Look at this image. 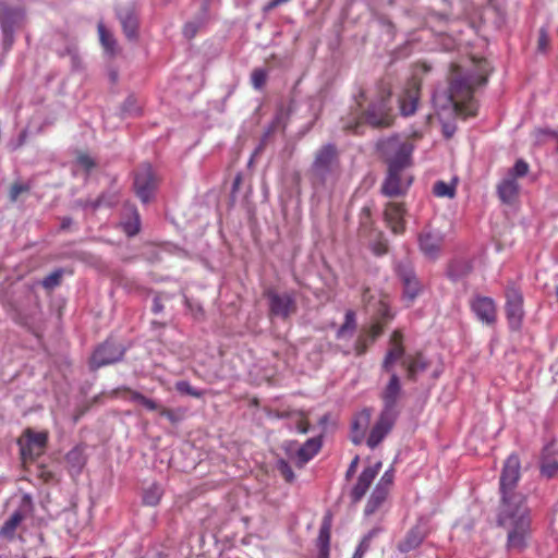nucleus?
I'll return each instance as SVG.
<instances>
[{"mask_svg": "<svg viewBox=\"0 0 558 558\" xmlns=\"http://www.w3.org/2000/svg\"><path fill=\"white\" fill-rule=\"evenodd\" d=\"M520 480V459L510 454L500 475L501 502L497 514V524L507 531V550L522 553L532 535V520L525 497L515 492Z\"/></svg>", "mask_w": 558, "mask_h": 558, "instance_id": "f257e3e1", "label": "nucleus"}, {"mask_svg": "<svg viewBox=\"0 0 558 558\" xmlns=\"http://www.w3.org/2000/svg\"><path fill=\"white\" fill-rule=\"evenodd\" d=\"M473 71L461 75L457 71L458 65H452V74L449 82V98L454 112L462 118H471L477 114V105L473 94L475 87L485 85L490 74V68L486 60L474 61Z\"/></svg>", "mask_w": 558, "mask_h": 558, "instance_id": "f03ea898", "label": "nucleus"}, {"mask_svg": "<svg viewBox=\"0 0 558 558\" xmlns=\"http://www.w3.org/2000/svg\"><path fill=\"white\" fill-rule=\"evenodd\" d=\"M354 104L349 111L341 117V126L344 132L361 134V129L368 124L375 129L389 128L393 123V114L388 100L381 97L378 101L367 102L366 90L359 86L353 95Z\"/></svg>", "mask_w": 558, "mask_h": 558, "instance_id": "7ed1b4c3", "label": "nucleus"}, {"mask_svg": "<svg viewBox=\"0 0 558 558\" xmlns=\"http://www.w3.org/2000/svg\"><path fill=\"white\" fill-rule=\"evenodd\" d=\"M413 145L408 141L391 137L381 144V151L388 163V173L381 186V193L388 197L401 196L412 183L411 177L403 171L412 165Z\"/></svg>", "mask_w": 558, "mask_h": 558, "instance_id": "20e7f679", "label": "nucleus"}, {"mask_svg": "<svg viewBox=\"0 0 558 558\" xmlns=\"http://www.w3.org/2000/svg\"><path fill=\"white\" fill-rule=\"evenodd\" d=\"M505 313L511 330H520L524 316V296L521 289L509 282L505 289Z\"/></svg>", "mask_w": 558, "mask_h": 558, "instance_id": "39448f33", "label": "nucleus"}, {"mask_svg": "<svg viewBox=\"0 0 558 558\" xmlns=\"http://www.w3.org/2000/svg\"><path fill=\"white\" fill-rule=\"evenodd\" d=\"M159 184V179L150 165L145 163L138 167L134 174V191L142 203H149L154 197Z\"/></svg>", "mask_w": 558, "mask_h": 558, "instance_id": "423d86ee", "label": "nucleus"}, {"mask_svg": "<svg viewBox=\"0 0 558 558\" xmlns=\"http://www.w3.org/2000/svg\"><path fill=\"white\" fill-rule=\"evenodd\" d=\"M396 274L402 284L403 301L407 303V306H411L422 292V283L409 262H399L396 265Z\"/></svg>", "mask_w": 558, "mask_h": 558, "instance_id": "0eeeda50", "label": "nucleus"}, {"mask_svg": "<svg viewBox=\"0 0 558 558\" xmlns=\"http://www.w3.org/2000/svg\"><path fill=\"white\" fill-rule=\"evenodd\" d=\"M47 442V432L36 433L31 428L25 429L23 438L19 439L23 461H34L40 457L45 452Z\"/></svg>", "mask_w": 558, "mask_h": 558, "instance_id": "6e6552de", "label": "nucleus"}, {"mask_svg": "<svg viewBox=\"0 0 558 558\" xmlns=\"http://www.w3.org/2000/svg\"><path fill=\"white\" fill-rule=\"evenodd\" d=\"M393 480L395 470L393 468H390L381 475L374 490L372 492L364 508L365 515H372L381 508L389 496L390 489L393 485Z\"/></svg>", "mask_w": 558, "mask_h": 558, "instance_id": "1a4fd4ad", "label": "nucleus"}, {"mask_svg": "<svg viewBox=\"0 0 558 558\" xmlns=\"http://www.w3.org/2000/svg\"><path fill=\"white\" fill-rule=\"evenodd\" d=\"M265 296L269 302V313L271 316L287 319L296 313L298 306L294 293H278L269 289L265 292Z\"/></svg>", "mask_w": 558, "mask_h": 558, "instance_id": "9d476101", "label": "nucleus"}, {"mask_svg": "<svg viewBox=\"0 0 558 558\" xmlns=\"http://www.w3.org/2000/svg\"><path fill=\"white\" fill-rule=\"evenodd\" d=\"M124 349L111 340H106L94 351L89 365L92 369L117 363L122 360Z\"/></svg>", "mask_w": 558, "mask_h": 558, "instance_id": "9b49d317", "label": "nucleus"}, {"mask_svg": "<svg viewBox=\"0 0 558 558\" xmlns=\"http://www.w3.org/2000/svg\"><path fill=\"white\" fill-rule=\"evenodd\" d=\"M399 412L381 411L378 420L372 427L366 444L371 449L376 448L384 438L391 432Z\"/></svg>", "mask_w": 558, "mask_h": 558, "instance_id": "f8f14e48", "label": "nucleus"}, {"mask_svg": "<svg viewBox=\"0 0 558 558\" xmlns=\"http://www.w3.org/2000/svg\"><path fill=\"white\" fill-rule=\"evenodd\" d=\"M421 93V80L413 76L411 77L399 97L400 112L404 117L415 113Z\"/></svg>", "mask_w": 558, "mask_h": 558, "instance_id": "ddd939ff", "label": "nucleus"}, {"mask_svg": "<svg viewBox=\"0 0 558 558\" xmlns=\"http://www.w3.org/2000/svg\"><path fill=\"white\" fill-rule=\"evenodd\" d=\"M381 465L383 463L378 461L373 465L364 468L351 490V499L353 502H359L365 496L372 483L378 475Z\"/></svg>", "mask_w": 558, "mask_h": 558, "instance_id": "4468645a", "label": "nucleus"}, {"mask_svg": "<svg viewBox=\"0 0 558 558\" xmlns=\"http://www.w3.org/2000/svg\"><path fill=\"white\" fill-rule=\"evenodd\" d=\"M471 308L476 317L487 325H494L497 320L496 303L488 296H475L471 302Z\"/></svg>", "mask_w": 558, "mask_h": 558, "instance_id": "2eb2a0df", "label": "nucleus"}, {"mask_svg": "<svg viewBox=\"0 0 558 558\" xmlns=\"http://www.w3.org/2000/svg\"><path fill=\"white\" fill-rule=\"evenodd\" d=\"M405 208L403 203L389 202L384 211L387 226L395 234H402L405 230Z\"/></svg>", "mask_w": 558, "mask_h": 558, "instance_id": "dca6fc26", "label": "nucleus"}, {"mask_svg": "<svg viewBox=\"0 0 558 558\" xmlns=\"http://www.w3.org/2000/svg\"><path fill=\"white\" fill-rule=\"evenodd\" d=\"M405 349L403 345V332L400 329L393 330L389 339V349L383 361V368L391 372L392 365L400 359H404Z\"/></svg>", "mask_w": 558, "mask_h": 558, "instance_id": "f3484780", "label": "nucleus"}, {"mask_svg": "<svg viewBox=\"0 0 558 558\" xmlns=\"http://www.w3.org/2000/svg\"><path fill=\"white\" fill-rule=\"evenodd\" d=\"M337 161L336 147L333 145H325L317 151L313 169L315 173L324 178L332 171Z\"/></svg>", "mask_w": 558, "mask_h": 558, "instance_id": "a211bd4d", "label": "nucleus"}, {"mask_svg": "<svg viewBox=\"0 0 558 558\" xmlns=\"http://www.w3.org/2000/svg\"><path fill=\"white\" fill-rule=\"evenodd\" d=\"M401 395V384L399 376L392 372L390 379L384 388L380 397L384 403L381 411L386 412H398L397 403Z\"/></svg>", "mask_w": 558, "mask_h": 558, "instance_id": "6ab92c4d", "label": "nucleus"}, {"mask_svg": "<svg viewBox=\"0 0 558 558\" xmlns=\"http://www.w3.org/2000/svg\"><path fill=\"white\" fill-rule=\"evenodd\" d=\"M118 19L121 22L123 32L129 39L137 36L138 19L135 7L133 4L121 7L118 9Z\"/></svg>", "mask_w": 558, "mask_h": 558, "instance_id": "aec40b11", "label": "nucleus"}, {"mask_svg": "<svg viewBox=\"0 0 558 558\" xmlns=\"http://www.w3.org/2000/svg\"><path fill=\"white\" fill-rule=\"evenodd\" d=\"M401 364L407 371L408 379L411 381H416L418 373L426 371L429 366V362L422 352L407 355Z\"/></svg>", "mask_w": 558, "mask_h": 558, "instance_id": "412c9836", "label": "nucleus"}, {"mask_svg": "<svg viewBox=\"0 0 558 558\" xmlns=\"http://www.w3.org/2000/svg\"><path fill=\"white\" fill-rule=\"evenodd\" d=\"M442 238L438 233L424 230L418 235V244L425 256L435 258L440 252Z\"/></svg>", "mask_w": 558, "mask_h": 558, "instance_id": "4be33fe9", "label": "nucleus"}, {"mask_svg": "<svg viewBox=\"0 0 558 558\" xmlns=\"http://www.w3.org/2000/svg\"><path fill=\"white\" fill-rule=\"evenodd\" d=\"M372 420V410L368 408L360 411L352 422V442L355 445H360L366 434V430L369 426Z\"/></svg>", "mask_w": 558, "mask_h": 558, "instance_id": "5701e85b", "label": "nucleus"}, {"mask_svg": "<svg viewBox=\"0 0 558 558\" xmlns=\"http://www.w3.org/2000/svg\"><path fill=\"white\" fill-rule=\"evenodd\" d=\"M519 183L514 178L507 177L497 185V194L505 204H512L519 195Z\"/></svg>", "mask_w": 558, "mask_h": 558, "instance_id": "b1692460", "label": "nucleus"}, {"mask_svg": "<svg viewBox=\"0 0 558 558\" xmlns=\"http://www.w3.org/2000/svg\"><path fill=\"white\" fill-rule=\"evenodd\" d=\"M322 448V440L318 437L310 438L296 452L300 466H303L313 459Z\"/></svg>", "mask_w": 558, "mask_h": 558, "instance_id": "393cba45", "label": "nucleus"}, {"mask_svg": "<svg viewBox=\"0 0 558 558\" xmlns=\"http://www.w3.org/2000/svg\"><path fill=\"white\" fill-rule=\"evenodd\" d=\"M425 535L420 527H412L405 535L404 539L399 543L398 549L401 553H409L417 548L424 541Z\"/></svg>", "mask_w": 558, "mask_h": 558, "instance_id": "a878e982", "label": "nucleus"}, {"mask_svg": "<svg viewBox=\"0 0 558 558\" xmlns=\"http://www.w3.org/2000/svg\"><path fill=\"white\" fill-rule=\"evenodd\" d=\"M99 41L104 50L110 57H114L118 53V45L114 36L110 33L102 22L97 25Z\"/></svg>", "mask_w": 558, "mask_h": 558, "instance_id": "bb28decb", "label": "nucleus"}, {"mask_svg": "<svg viewBox=\"0 0 558 558\" xmlns=\"http://www.w3.org/2000/svg\"><path fill=\"white\" fill-rule=\"evenodd\" d=\"M23 519L24 515L21 511H15L12 513V515L0 527V537L12 541L15 536V531Z\"/></svg>", "mask_w": 558, "mask_h": 558, "instance_id": "cd10ccee", "label": "nucleus"}, {"mask_svg": "<svg viewBox=\"0 0 558 558\" xmlns=\"http://www.w3.org/2000/svg\"><path fill=\"white\" fill-rule=\"evenodd\" d=\"M356 329V315L353 310H348L344 315V322L336 333L337 339L351 338Z\"/></svg>", "mask_w": 558, "mask_h": 558, "instance_id": "c85d7f7f", "label": "nucleus"}, {"mask_svg": "<svg viewBox=\"0 0 558 558\" xmlns=\"http://www.w3.org/2000/svg\"><path fill=\"white\" fill-rule=\"evenodd\" d=\"M163 495V489L157 483L151 484L144 490L143 502L147 506H157Z\"/></svg>", "mask_w": 558, "mask_h": 558, "instance_id": "c756f323", "label": "nucleus"}, {"mask_svg": "<svg viewBox=\"0 0 558 558\" xmlns=\"http://www.w3.org/2000/svg\"><path fill=\"white\" fill-rule=\"evenodd\" d=\"M433 193L437 197L453 198L456 196V181L447 183L445 181H437L434 184Z\"/></svg>", "mask_w": 558, "mask_h": 558, "instance_id": "7c9ffc66", "label": "nucleus"}, {"mask_svg": "<svg viewBox=\"0 0 558 558\" xmlns=\"http://www.w3.org/2000/svg\"><path fill=\"white\" fill-rule=\"evenodd\" d=\"M132 214V217L128 221L121 223L123 231L129 236L136 235L141 229L140 214L135 208H133Z\"/></svg>", "mask_w": 558, "mask_h": 558, "instance_id": "2f4dec72", "label": "nucleus"}, {"mask_svg": "<svg viewBox=\"0 0 558 558\" xmlns=\"http://www.w3.org/2000/svg\"><path fill=\"white\" fill-rule=\"evenodd\" d=\"M395 318V313L391 311L389 304L381 300L378 304L377 315L374 320L383 323L387 326Z\"/></svg>", "mask_w": 558, "mask_h": 558, "instance_id": "473e14b6", "label": "nucleus"}, {"mask_svg": "<svg viewBox=\"0 0 558 558\" xmlns=\"http://www.w3.org/2000/svg\"><path fill=\"white\" fill-rule=\"evenodd\" d=\"M63 275H64V269L58 268L43 279L41 286L46 290H52L56 287L61 284Z\"/></svg>", "mask_w": 558, "mask_h": 558, "instance_id": "72a5a7b5", "label": "nucleus"}, {"mask_svg": "<svg viewBox=\"0 0 558 558\" xmlns=\"http://www.w3.org/2000/svg\"><path fill=\"white\" fill-rule=\"evenodd\" d=\"M375 341H371L368 335L362 328L354 343V352L357 356L366 353L368 347Z\"/></svg>", "mask_w": 558, "mask_h": 558, "instance_id": "f704fd0d", "label": "nucleus"}, {"mask_svg": "<svg viewBox=\"0 0 558 558\" xmlns=\"http://www.w3.org/2000/svg\"><path fill=\"white\" fill-rule=\"evenodd\" d=\"M291 421L294 423L296 429L301 434H306L310 429V423L304 412L298 411L290 414Z\"/></svg>", "mask_w": 558, "mask_h": 558, "instance_id": "c9c22d12", "label": "nucleus"}, {"mask_svg": "<svg viewBox=\"0 0 558 558\" xmlns=\"http://www.w3.org/2000/svg\"><path fill=\"white\" fill-rule=\"evenodd\" d=\"M317 546L318 549H325L329 550L330 547V524L329 522L325 521L320 529L319 534L317 538Z\"/></svg>", "mask_w": 558, "mask_h": 558, "instance_id": "e433bc0d", "label": "nucleus"}, {"mask_svg": "<svg viewBox=\"0 0 558 558\" xmlns=\"http://www.w3.org/2000/svg\"><path fill=\"white\" fill-rule=\"evenodd\" d=\"M175 390L181 395H187L194 398H202L204 396L203 390H197L191 386L186 380H179L174 385Z\"/></svg>", "mask_w": 558, "mask_h": 558, "instance_id": "4c0bfd02", "label": "nucleus"}, {"mask_svg": "<svg viewBox=\"0 0 558 558\" xmlns=\"http://www.w3.org/2000/svg\"><path fill=\"white\" fill-rule=\"evenodd\" d=\"M204 22L202 20L190 21L183 26V35L187 39H192L196 36L198 31L203 27Z\"/></svg>", "mask_w": 558, "mask_h": 558, "instance_id": "58836bf2", "label": "nucleus"}, {"mask_svg": "<svg viewBox=\"0 0 558 558\" xmlns=\"http://www.w3.org/2000/svg\"><path fill=\"white\" fill-rule=\"evenodd\" d=\"M31 190V185L26 183L15 182L9 190V197L11 202H16L19 196L23 193H27Z\"/></svg>", "mask_w": 558, "mask_h": 558, "instance_id": "ea45409f", "label": "nucleus"}, {"mask_svg": "<svg viewBox=\"0 0 558 558\" xmlns=\"http://www.w3.org/2000/svg\"><path fill=\"white\" fill-rule=\"evenodd\" d=\"M529 172V165L522 159L515 161L513 168L509 171V178H522Z\"/></svg>", "mask_w": 558, "mask_h": 558, "instance_id": "a19ab883", "label": "nucleus"}, {"mask_svg": "<svg viewBox=\"0 0 558 558\" xmlns=\"http://www.w3.org/2000/svg\"><path fill=\"white\" fill-rule=\"evenodd\" d=\"M386 326L383 323L377 320H373V323L368 327H364L363 329L368 335L371 341H375L385 330Z\"/></svg>", "mask_w": 558, "mask_h": 558, "instance_id": "79ce46f5", "label": "nucleus"}, {"mask_svg": "<svg viewBox=\"0 0 558 558\" xmlns=\"http://www.w3.org/2000/svg\"><path fill=\"white\" fill-rule=\"evenodd\" d=\"M252 85L256 89L264 87L267 81V72L264 69H255L251 75Z\"/></svg>", "mask_w": 558, "mask_h": 558, "instance_id": "37998d69", "label": "nucleus"}, {"mask_svg": "<svg viewBox=\"0 0 558 558\" xmlns=\"http://www.w3.org/2000/svg\"><path fill=\"white\" fill-rule=\"evenodd\" d=\"M277 468L280 472V474L282 475V477L288 482V483H292L294 481V473L292 471V468L290 466V464L284 461V460H279L277 462Z\"/></svg>", "mask_w": 558, "mask_h": 558, "instance_id": "c03bdc74", "label": "nucleus"}, {"mask_svg": "<svg viewBox=\"0 0 558 558\" xmlns=\"http://www.w3.org/2000/svg\"><path fill=\"white\" fill-rule=\"evenodd\" d=\"M541 472L544 476L550 478L558 472V462L556 460H546L542 463Z\"/></svg>", "mask_w": 558, "mask_h": 558, "instance_id": "a18cd8bd", "label": "nucleus"}, {"mask_svg": "<svg viewBox=\"0 0 558 558\" xmlns=\"http://www.w3.org/2000/svg\"><path fill=\"white\" fill-rule=\"evenodd\" d=\"M76 161L87 172L96 166L94 159L85 153L78 154Z\"/></svg>", "mask_w": 558, "mask_h": 558, "instance_id": "49530a36", "label": "nucleus"}, {"mask_svg": "<svg viewBox=\"0 0 558 558\" xmlns=\"http://www.w3.org/2000/svg\"><path fill=\"white\" fill-rule=\"evenodd\" d=\"M16 15L15 10L8 9L3 3H0V19L3 24L13 22Z\"/></svg>", "mask_w": 558, "mask_h": 558, "instance_id": "de8ad7c7", "label": "nucleus"}, {"mask_svg": "<svg viewBox=\"0 0 558 558\" xmlns=\"http://www.w3.org/2000/svg\"><path fill=\"white\" fill-rule=\"evenodd\" d=\"M549 47V36L546 31L541 29L538 39H537V48L541 52H546Z\"/></svg>", "mask_w": 558, "mask_h": 558, "instance_id": "09e8293b", "label": "nucleus"}, {"mask_svg": "<svg viewBox=\"0 0 558 558\" xmlns=\"http://www.w3.org/2000/svg\"><path fill=\"white\" fill-rule=\"evenodd\" d=\"M159 414L168 418L172 424L178 423L181 418V416L177 415L175 411L165 407L160 408Z\"/></svg>", "mask_w": 558, "mask_h": 558, "instance_id": "8fccbe9b", "label": "nucleus"}, {"mask_svg": "<svg viewBox=\"0 0 558 558\" xmlns=\"http://www.w3.org/2000/svg\"><path fill=\"white\" fill-rule=\"evenodd\" d=\"M141 404H143L149 411H158L160 412L161 405H159L155 400L144 397Z\"/></svg>", "mask_w": 558, "mask_h": 558, "instance_id": "3c124183", "label": "nucleus"}, {"mask_svg": "<svg viewBox=\"0 0 558 558\" xmlns=\"http://www.w3.org/2000/svg\"><path fill=\"white\" fill-rule=\"evenodd\" d=\"M373 252L380 256L388 252V244L385 241H378L373 245Z\"/></svg>", "mask_w": 558, "mask_h": 558, "instance_id": "603ef678", "label": "nucleus"}, {"mask_svg": "<svg viewBox=\"0 0 558 558\" xmlns=\"http://www.w3.org/2000/svg\"><path fill=\"white\" fill-rule=\"evenodd\" d=\"M369 545L366 544V542H360L359 546L355 549V553L353 554L352 558H363L365 553L368 550Z\"/></svg>", "mask_w": 558, "mask_h": 558, "instance_id": "864d4df0", "label": "nucleus"}, {"mask_svg": "<svg viewBox=\"0 0 558 558\" xmlns=\"http://www.w3.org/2000/svg\"><path fill=\"white\" fill-rule=\"evenodd\" d=\"M368 223H371V209L363 207L361 211V226L365 227Z\"/></svg>", "mask_w": 558, "mask_h": 558, "instance_id": "5fc2aeb1", "label": "nucleus"}, {"mask_svg": "<svg viewBox=\"0 0 558 558\" xmlns=\"http://www.w3.org/2000/svg\"><path fill=\"white\" fill-rule=\"evenodd\" d=\"M380 532V529L379 527H375L373 530H371L363 538H362V542H366L367 545H371V541L378 535V533Z\"/></svg>", "mask_w": 558, "mask_h": 558, "instance_id": "6e6d98bb", "label": "nucleus"}, {"mask_svg": "<svg viewBox=\"0 0 558 558\" xmlns=\"http://www.w3.org/2000/svg\"><path fill=\"white\" fill-rule=\"evenodd\" d=\"M357 464H359V457L356 456L350 463L349 468H348V471H347V478L351 477L355 471H356V468H357Z\"/></svg>", "mask_w": 558, "mask_h": 558, "instance_id": "4d7b16f0", "label": "nucleus"}, {"mask_svg": "<svg viewBox=\"0 0 558 558\" xmlns=\"http://www.w3.org/2000/svg\"><path fill=\"white\" fill-rule=\"evenodd\" d=\"M124 390L130 393L131 400L137 401L140 403L142 402L143 398L145 397L143 393H141L138 391H135V390H132L130 388H125Z\"/></svg>", "mask_w": 558, "mask_h": 558, "instance_id": "13d9d810", "label": "nucleus"}, {"mask_svg": "<svg viewBox=\"0 0 558 558\" xmlns=\"http://www.w3.org/2000/svg\"><path fill=\"white\" fill-rule=\"evenodd\" d=\"M538 135H550L557 138L558 132L549 130V129H539L537 130Z\"/></svg>", "mask_w": 558, "mask_h": 558, "instance_id": "bf43d9fd", "label": "nucleus"}, {"mask_svg": "<svg viewBox=\"0 0 558 558\" xmlns=\"http://www.w3.org/2000/svg\"><path fill=\"white\" fill-rule=\"evenodd\" d=\"M163 310V305L158 298L154 300L153 312L160 313Z\"/></svg>", "mask_w": 558, "mask_h": 558, "instance_id": "052dcab7", "label": "nucleus"}, {"mask_svg": "<svg viewBox=\"0 0 558 558\" xmlns=\"http://www.w3.org/2000/svg\"><path fill=\"white\" fill-rule=\"evenodd\" d=\"M72 223L71 218H63L61 222V229L65 230L68 229Z\"/></svg>", "mask_w": 558, "mask_h": 558, "instance_id": "680f3d73", "label": "nucleus"}, {"mask_svg": "<svg viewBox=\"0 0 558 558\" xmlns=\"http://www.w3.org/2000/svg\"><path fill=\"white\" fill-rule=\"evenodd\" d=\"M317 558H329V550L319 549Z\"/></svg>", "mask_w": 558, "mask_h": 558, "instance_id": "e2e57ef3", "label": "nucleus"}, {"mask_svg": "<svg viewBox=\"0 0 558 558\" xmlns=\"http://www.w3.org/2000/svg\"><path fill=\"white\" fill-rule=\"evenodd\" d=\"M453 132H454V128L450 130L448 126H446L444 130V133H445L446 137H448V138L452 136Z\"/></svg>", "mask_w": 558, "mask_h": 558, "instance_id": "0e129e2a", "label": "nucleus"}, {"mask_svg": "<svg viewBox=\"0 0 558 558\" xmlns=\"http://www.w3.org/2000/svg\"><path fill=\"white\" fill-rule=\"evenodd\" d=\"M240 182H241V177L236 175V178L234 179V182H233V190H236L239 187Z\"/></svg>", "mask_w": 558, "mask_h": 558, "instance_id": "69168bd1", "label": "nucleus"}, {"mask_svg": "<svg viewBox=\"0 0 558 558\" xmlns=\"http://www.w3.org/2000/svg\"><path fill=\"white\" fill-rule=\"evenodd\" d=\"M367 292H368V288H366V289L364 290V295H365Z\"/></svg>", "mask_w": 558, "mask_h": 558, "instance_id": "338daca9", "label": "nucleus"}]
</instances>
